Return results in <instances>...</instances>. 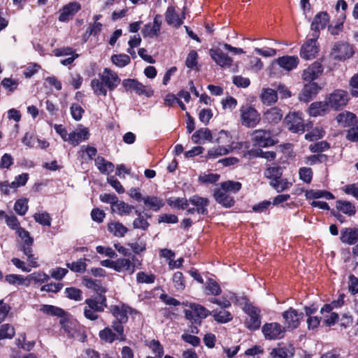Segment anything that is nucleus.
Masks as SVG:
<instances>
[{"label":"nucleus","mask_w":358,"mask_h":358,"mask_svg":"<svg viewBox=\"0 0 358 358\" xmlns=\"http://www.w3.org/2000/svg\"><path fill=\"white\" fill-rule=\"evenodd\" d=\"M5 221L6 224L12 229H15L18 236L23 241V245L21 250L27 256V260L31 263L33 267L38 266L36 259L34 258L32 254V245L34 243V238L30 236L28 231L20 227V222L16 216L5 215Z\"/></svg>","instance_id":"nucleus-1"},{"label":"nucleus","mask_w":358,"mask_h":358,"mask_svg":"<svg viewBox=\"0 0 358 358\" xmlns=\"http://www.w3.org/2000/svg\"><path fill=\"white\" fill-rule=\"evenodd\" d=\"M110 313L115 318L112 322V329L118 334L120 341H125L127 338L124 334L123 324L128 321V314H131L133 309L127 305L122 304L121 306L115 305L110 307Z\"/></svg>","instance_id":"nucleus-2"},{"label":"nucleus","mask_w":358,"mask_h":358,"mask_svg":"<svg viewBox=\"0 0 358 358\" xmlns=\"http://www.w3.org/2000/svg\"><path fill=\"white\" fill-rule=\"evenodd\" d=\"M240 113L241 124L245 127H255L260 122V114L254 107L248 103L241 107Z\"/></svg>","instance_id":"nucleus-3"},{"label":"nucleus","mask_w":358,"mask_h":358,"mask_svg":"<svg viewBox=\"0 0 358 358\" xmlns=\"http://www.w3.org/2000/svg\"><path fill=\"white\" fill-rule=\"evenodd\" d=\"M326 100L330 108L336 110L343 109L348 103L349 96L348 92L343 90H336L326 96Z\"/></svg>","instance_id":"nucleus-4"},{"label":"nucleus","mask_w":358,"mask_h":358,"mask_svg":"<svg viewBox=\"0 0 358 358\" xmlns=\"http://www.w3.org/2000/svg\"><path fill=\"white\" fill-rule=\"evenodd\" d=\"M243 310L249 317L245 321L247 328L251 331L258 329L261 325L260 310L252 304H246Z\"/></svg>","instance_id":"nucleus-5"},{"label":"nucleus","mask_w":358,"mask_h":358,"mask_svg":"<svg viewBox=\"0 0 358 358\" xmlns=\"http://www.w3.org/2000/svg\"><path fill=\"white\" fill-rule=\"evenodd\" d=\"M262 331L266 340H278L284 337L285 327L278 322L266 323Z\"/></svg>","instance_id":"nucleus-6"},{"label":"nucleus","mask_w":358,"mask_h":358,"mask_svg":"<svg viewBox=\"0 0 358 358\" xmlns=\"http://www.w3.org/2000/svg\"><path fill=\"white\" fill-rule=\"evenodd\" d=\"M252 141L255 145L262 148L272 146L276 143L272 138L271 133L269 130L256 129L252 134Z\"/></svg>","instance_id":"nucleus-7"},{"label":"nucleus","mask_w":358,"mask_h":358,"mask_svg":"<svg viewBox=\"0 0 358 358\" xmlns=\"http://www.w3.org/2000/svg\"><path fill=\"white\" fill-rule=\"evenodd\" d=\"M354 54L352 46L346 42H338L334 45L331 50L333 57L339 61L350 58Z\"/></svg>","instance_id":"nucleus-8"},{"label":"nucleus","mask_w":358,"mask_h":358,"mask_svg":"<svg viewBox=\"0 0 358 358\" xmlns=\"http://www.w3.org/2000/svg\"><path fill=\"white\" fill-rule=\"evenodd\" d=\"M301 115V113L294 112L285 116V122L289 131L294 133L304 132L305 125Z\"/></svg>","instance_id":"nucleus-9"},{"label":"nucleus","mask_w":358,"mask_h":358,"mask_svg":"<svg viewBox=\"0 0 358 358\" xmlns=\"http://www.w3.org/2000/svg\"><path fill=\"white\" fill-rule=\"evenodd\" d=\"M329 21L327 12H320L313 18L310 26L311 36L319 38L320 30L324 29Z\"/></svg>","instance_id":"nucleus-10"},{"label":"nucleus","mask_w":358,"mask_h":358,"mask_svg":"<svg viewBox=\"0 0 358 358\" xmlns=\"http://www.w3.org/2000/svg\"><path fill=\"white\" fill-rule=\"evenodd\" d=\"M122 86L127 92H134L138 95L150 96L152 94V90H146L145 86L136 79L127 78L123 80Z\"/></svg>","instance_id":"nucleus-11"},{"label":"nucleus","mask_w":358,"mask_h":358,"mask_svg":"<svg viewBox=\"0 0 358 358\" xmlns=\"http://www.w3.org/2000/svg\"><path fill=\"white\" fill-rule=\"evenodd\" d=\"M322 90V87L315 82H308L304 85L299 94L300 101L308 103L313 100Z\"/></svg>","instance_id":"nucleus-12"},{"label":"nucleus","mask_w":358,"mask_h":358,"mask_svg":"<svg viewBox=\"0 0 358 358\" xmlns=\"http://www.w3.org/2000/svg\"><path fill=\"white\" fill-rule=\"evenodd\" d=\"M81 9V5L78 1H72L64 5L59 10L58 20L61 22H67Z\"/></svg>","instance_id":"nucleus-13"},{"label":"nucleus","mask_w":358,"mask_h":358,"mask_svg":"<svg viewBox=\"0 0 358 358\" xmlns=\"http://www.w3.org/2000/svg\"><path fill=\"white\" fill-rule=\"evenodd\" d=\"M282 317L287 328L294 329L299 326L300 321L303 317V313H299L293 308H289L282 313Z\"/></svg>","instance_id":"nucleus-14"},{"label":"nucleus","mask_w":358,"mask_h":358,"mask_svg":"<svg viewBox=\"0 0 358 358\" xmlns=\"http://www.w3.org/2000/svg\"><path fill=\"white\" fill-rule=\"evenodd\" d=\"M99 77L104 86L110 91L114 90L121 82L117 74L108 68L103 69V73L99 74Z\"/></svg>","instance_id":"nucleus-15"},{"label":"nucleus","mask_w":358,"mask_h":358,"mask_svg":"<svg viewBox=\"0 0 358 358\" xmlns=\"http://www.w3.org/2000/svg\"><path fill=\"white\" fill-rule=\"evenodd\" d=\"M317 38L312 36L301 46L300 55L303 59L309 60L315 57L319 50L317 45Z\"/></svg>","instance_id":"nucleus-16"},{"label":"nucleus","mask_w":358,"mask_h":358,"mask_svg":"<svg viewBox=\"0 0 358 358\" xmlns=\"http://www.w3.org/2000/svg\"><path fill=\"white\" fill-rule=\"evenodd\" d=\"M209 55L212 59L221 67H230L233 59L220 48H210Z\"/></svg>","instance_id":"nucleus-17"},{"label":"nucleus","mask_w":358,"mask_h":358,"mask_svg":"<svg viewBox=\"0 0 358 358\" xmlns=\"http://www.w3.org/2000/svg\"><path fill=\"white\" fill-rule=\"evenodd\" d=\"M295 354V349L292 345H285L278 344L276 348L271 350L269 358H292Z\"/></svg>","instance_id":"nucleus-18"},{"label":"nucleus","mask_w":358,"mask_h":358,"mask_svg":"<svg viewBox=\"0 0 358 358\" xmlns=\"http://www.w3.org/2000/svg\"><path fill=\"white\" fill-rule=\"evenodd\" d=\"M323 71L322 64L319 62H315L303 71L302 78L305 81L313 82L314 80L322 75Z\"/></svg>","instance_id":"nucleus-19"},{"label":"nucleus","mask_w":358,"mask_h":358,"mask_svg":"<svg viewBox=\"0 0 358 358\" xmlns=\"http://www.w3.org/2000/svg\"><path fill=\"white\" fill-rule=\"evenodd\" d=\"M136 260L135 256H132L131 260L126 258H119L115 260V271L117 272H127L128 274L131 275L135 271V263Z\"/></svg>","instance_id":"nucleus-20"},{"label":"nucleus","mask_w":358,"mask_h":358,"mask_svg":"<svg viewBox=\"0 0 358 358\" xmlns=\"http://www.w3.org/2000/svg\"><path fill=\"white\" fill-rule=\"evenodd\" d=\"M191 203L196 210V213L202 215H206L208 213V206L209 200L207 198L201 197L199 195H193L189 198V204Z\"/></svg>","instance_id":"nucleus-21"},{"label":"nucleus","mask_w":358,"mask_h":358,"mask_svg":"<svg viewBox=\"0 0 358 358\" xmlns=\"http://www.w3.org/2000/svg\"><path fill=\"white\" fill-rule=\"evenodd\" d=\"M213 197L217 203L224 208H231L235 203L234 198L231 196L227 191H224L220 188L215 189Z\"/></svg>","instance_id":"nucleus-22"},{"label":"nucleus","mask_w":358,"mask_h":358,"mask_svg":"<svg viewBox=\"0 0 358 358\" xmlns=\"http://www.w3.org/2000/svg\"><path fill=\"white\" fill-rule=\"evenodd\" d=\"M85 302L89 308L99 313L103 312L107 306L106 296L102 294H98L92 299H87Z\"/></svg>","instance_id":"nucleus-23"},{"label":"nucleus","mask_w":358,"mask_h":358,"mask_svg":"<svg viewBox=\"0 0 358 358\" xmlns=\"http://www.w3.org/2000/svg\"><path fill=\"white\" fill-rule=\"evenodd\" d=\"M329 108L326 99L324 101H315L310 105L308 113L313 117L322 116L329 111Z\"/></svg>","instance_id":"nucleus-24"},{"label":"nucleus","mask_w":358,"mask_h":358,"mask_svg":"<svg viewBox=\"0 0 358 358\" xmlns=\"http://www.w3.org/2000/svg\"><path fill=\"white\" fill-rule=\"evenodd\" d=\"M165 20L169 25L173 26L176 28L180 27L183 24L182 19L180 18L175 7L173 6H168L165 13Z\"/></svg>","instance_id":"nucleus-25"},{"label":"nucleus","mask_w":358,"mask_h":358,"mask_svg":"<svg viewBox=\"0 0 358 358\" xmlns=\"http://www.w3.org/2000/svg\"><path fill=\"white\" fill-rule=\"evenodd\" d=\"M244 157H248L249 159L262 157L269 161L273 160L276 157V153L273 151H263L261 148L251 149L244 152Z\"/></svg>","instance_id":"nucleus-26"},{"label":"nucleus","mask_w":358,"mask_h":358,"mask_svg":"<svg viewBox=\"0 0 358 358\" xmlns=\"http://www.w3.org/2000/svg\"><path fill=\"white\" fill-rule=\"evenodd\" d=\"M90 137V133L87 128H83L79 131H74L68 136V141L73 146L78 145L82 141L87 140Z\"/></svg>","instance_id":"nucleus-27"},{"label":"nucleus","mask_w":358,"mask_h":358,"mask_svg":"<svg viewBox=\"0 0 358 358\" xmlns=\"http://www.w3.org/2000/svg\"><path fill=\"white\" fill-rule=\"evenodd\" d=\"M277 63L281 68L291 71L296 68L299 58L296 56H282L277 59Z\"/></svg>","instance_id":"nucleus-28"},{"label":"nucleus","mask_w":358,"mask_h":358,"mask_svg":"<svg viewBox=\"0 0 358 358\" xmlns=\"http://www.w3.org/2000/svg\"><path fill=\"white\" fill-rule=\"evenodd\" d=\"M143 202L149 209L155 212L159 211L164 206L163 199L155 196H145Z\"/></svg>","instance_id":"nucleus-29"},{"label":"nucleus","mask_w":358,"mask_h":358,"mask_svg":"<svg viewBox=\"0 0 358 358\" xmlns=\"http://www.w3.org/2000/svg\"><path fill=\"white\" fill-rule=\"evenodd\" d=\"M201 139L213 141V136L210 130L208 128H201L196 130L192 136V140L194 143H201Z\"/></svg>","instance_id":"nucleus-30"},{"label":"nucleus","mask_w":358,"mask_h":358,"mask_svg":"<svg viewBox=\"0 0 358 358\" xmlns=\"http://www.w3.org/2000/svg\"><path fill=\"white\" fill-rule=\"evenodd\" d=\"M260 97L264 104L271 106L278 101V92L271 88L263 89Z\"/></svg>","instance_id":"nucleus-31"},{"label":"nucleus","mask_w":358,"mask_h":358,"mask_svg":"<svg viewBox=\"0 0 358 358\" xmlns=\"http://www.w3.org/2000/svg\"><path fill=\"white\" fill-rule=\"evenodd\" d=\"M204 293L208 296H219L222 293L220 285L213 278H208L205 284Z\"/></svg>","instance_id":"nucleus-32"},{"label":"nucleus","mask_w":358,"mask_h":358,"mask_svg":"<svg viewBox=\"0 0 358 358\" xmlns=\"http://www.w3.org/2000/svg\"><path fill=\"white\" fill-rule=\"evenodd\" d=\"M336 208L338 211L348 216H352L356 213L355 205L348 201L338 200L336 202Z\"/></svg>","instance_id":"nucleus-33"},{"label":"nucleus","mask_w":358,"mask_h":358,"mask_svg":"<svg viewBox=\"0 0 358 358\" xmlns=\"http://www.w3.org/2000/svg\"><path fill=\"white\" fill-rule=\"evenodd\" d=\"M95 165L99 171L104 174H109L114 170V165L112 162L106 161L104 157L98 156L95 159Z\"/></svg>","instance_id":"nucleus-34"},{"label":"nucleus","mask_w":358,"mask_h":358,"mask_svg":"<svg viewBox=\"0 0 358 358\" xmlns=\"http://www.w3.org/2000/svg\"><path fill=\"white\" fill-rule=\"evenodd\" d=\"M211 315L217 323L225 324L233 320L231 313L225 310H214L211 312Z\"/></svg>","instance_id":"nucleus-35"},{"label":"nucleus","mask_w":358,"mask_h":358,"mask_svg":"<svg viewBox=\"0 0 358 358\" xmlns=\"http://www.w3.org/2000/svg\"><path fill=\"white\" fill-rule=\"evenodd\" d=\"M40 310L48 315L57 316L59 317H64L66 315L64 309L52 305L43 304L41 306Z\"/></svg>","instance_id":"nucleus-36"},{"label":"nucleus","mask_w":358,"mask_h":358,"mask_svg":"<svg viewBox=\"0 0 358 358\" xmlns=\"http://www.w3.org/2000/svg\"><path fill=\"white\" fill-rule=\"evenodd\" d=\"M108 230L117 237H123L128 231V229L120 222L109 223Z\"/></svg>","instance_id":"nucleus-37"},{"label":"nucleus","mask_w":358,"mask_h":358,"mask_svg":"<svg viewBox=\"0 0 358 358\" xmlns=\"http://www.w3.org/2000/svg\"><path fill=\"white\" fill-rule=\"evenodd\" d=\"M99 336L101 341L108 343H112L115 340L120 341V339L119 338L120 336L118 334H115L112 329L109 327H106L101 330L99 333Z\"/></svg>","instance_id":"nucleus-38"},{"label":"nucleus","mask_w":358,"mask_h":358,"mask_svg":"<svg viewBox=\"0 0 358 358\" xmlns=\"http://www.w3.org/2000/svg\"><path fill=\"white\" fill-rule=\"evenodd\" d=\"M356 115L350 112H345L340 113L336 120L338 123L342 124L344 127L352 125L356 122Z\"/></svg>","instance_id":"nucleus-39"},{"label":"nucleus","mask_w":358,"mask_h":358,"mask_svg":"<svg viewBox=\"0 0 358 358\" xmlns=\"http://www.w3.org/2000/svg\"><path fill=\"white\" fill-rule=\"evenodd\" d=\"M283 116L282 110L276 107L271 108L268 110L265 113V117L269 122L278 123L279 122Z\"/></svg>","instance_id":"nucleus-40"},{"label":"nucleus","mask_w":358,"mask_h":358,"mask_svg":"<svg viewBox=\"0 0 358 358\" xmlns=\"http://www.w3.org/2000/svg\"><path fill=\"white\" fill-rule=\"evenodd\" d=\"M189 306L191 308L190 310H192L193 313L201 319H204L208 316L211 315V312L200 304L190 303Z\"/></svg>","instance_id":"nucleus-41"},{"label":"nucleus","mask_w":358,"mask_h":358,"mask_svg":"<svg viewBox=\"0 0 358 358\" xmlns=\"http://www.w3.org/2000/svg\"><path fill=\"white\" fill-rule=\"evenodd\" d=\"M134 209V206L129 205L122 201H119L115 205V211L117 212L118 215H128L131 213L132 210Z\"/></svg>","instance_id":"nucleus-42"},{"label":"nucleus","mask_w":358,"mask_h":358,"mask_svg":"<svg viewBox=\"0 0 358 358\" xmlns=\"http://www.w3.org/2000/svg\"><path fill=\"white\" fill-rule=\"evenodd\" d=\"M112 62L117 67L122 68L131 62L130 57L126 54L113 55L111 57Z\"/></svg>","instance_id":"nucleus-43"},{"label":"nucleus","mask_w":358,"mask_h":358,"mask_svg":"<svg viewBox=\"0 0 358 358\" xmlns=\"http://www.w3.org/2000/svg\"><path fill=\"white\" fill-rule=\"evenodd\" d=\"M15 334L14 327L10 324H3L0 326V340L10 339Z\"/></svg>","instance_id":"nucleus-44"},{"label":"nucleus","mask_w":358,"mask_h":358,"mask_svg":"<svg viewBox=\"0 0 358 358\" xmlns=\"http://www.w3.org/2000/svg\"><path fill=\"white\" fill-rule=\"evenodd\" d=\"M231 150L226 148L223 146H218L213 148L208 151L206 155V159H216L220 156L225 155L229 153Z\"/></svg>","instance_id":"nucleus-45"},{"label":"nucleus","mask_w":358,"mask_h":358,"mask_svg":"<svg viewBox=\"0 0 358 358\" xmlns=\"http://www.w3.org/2000/svg\"><path fill=\"white\" fill-rule=\"evenodd\" d=\"M84 280L87 288L100 293H104L106 292V289L103 287L101 280L92 278H85Z\"/></svg>","instance_id":"nucleus-46"},{"label":"nucleus","mask_w":358,"mask_h":358,"mask_svg":"<svg viewBox=\"0 0 358 358\" xmlns=\"http://www.w3.org/2000/svg\"><path fill=\"white\" fill-rule=\"evenodd\" d=\"M242 185L239 182L232 180H227L220 184V189L224 191L232 192L234 193L238 192L241 189Z\"/></svg>","instance_id":"nucleus-47"},{"label":"nucleus","mask_w":358,"mask_h":358,"mask_svg":"<svg viewBox=\"0 0 358 358\" xmlns=\"http://www.w3.org/2000/svg\"><path fill=\"white\" fill-rule=\"evenodd\" d=\"M28 199L26 198L17 199L14 205V210L19 215H24L28 210Z\"/></svg>","instance_id":"nucleus-48"},{"label":"nucleus","mask_w":358,"mask_h":358,"mask_svg":"<svg viewBox=\"0 0 358 358\" xmlns=\"http://www.w3.org/2000/svg\"><path fill=\"white\" fill-rule=\"evenodd\" d=\"M91 87L94 91V92L98 96H106L107 95V90L104 87L103 83L102 80H99L98 79H93L91 81Z\"/></svg>","instance_id":"nucleus-49"},{"label":"nucleus","mask_w":358,"mask_h":358,"mask_svg":"<svg viewBox=\"0 0 358 358\" xmlns=\"http://www.w3.org/2000/svg\"><path fill=\"white\" fill-rule=\"evenodd\" d=\"M34 220L43 226L50 227L51 225L52 218L47 212L36 213L34 215Z\"/></svg>","instance_id":"nucleus-50"},{"label":"nucleus","mask_w":358,"mask_h":358,"mask_svg":"<svg viewBox=\"0 0 358 358\" xmlns=\"http://www.w3.org/2000/svg\"><path fill=\"white\" fill-rule=\"evenodd\" d=\"M167 203L171 207L184 210L189 206V199L180 197H177L173 200L169 199Z\"/></svg>","instance_id":"nucleus-51"},{"label":"nucleus","mask_w":358,"mask_h":358,"mask_svg":"<svg viewBox=\"0 0 358 358\" xmlns=\"http://www.w3.org/2000/svg\"><path fill=\"white\" fill-rule=\"evenodd\" d=\"M173 283L174 285V287L178 290V291H182L185 288V278L183 276V274L180 272L177 271L174 273L173 278H172Z\"/></svg>","instance_id":"nucleus-52"},{"label":"nucleus","mask_w":358,"mask_h":358,"mask_svg":"<svg viewBox=\"0 0 358 358\" xmlns=\"http://www.w3.org/2000/svg\"><path fill=\"white\" fill-rule=\"evenodd\" d=\"M66 296L70 299L75 300L76 301H81L83 299L82 291L76 287H67L65 289Z\"/></svg>","instance_id":"nucleus-53"},{"label":"nucleus","mask_w":358,"mask_h":358,"mask_svg":"<svg viewBox=\"0 0 358 358\" xmlns=\"http://www.w3.org/2000/svg\"><path fill=\"white\" fill-rule=\"evenodd\" d=\"M282 172L280 166L268 167L264 172V176L268 179L280 178L282 177Z\"/></svg>","instance_id":"nucleus-54"},{"label":"nucleus","mask_w":358,"mask_h":358,"mask_svg":"<svg viewBox=\"0 0 358 358\" xmlns=\"http://www.w3.org/2000/svg\"><path fill=\"white\" fill-rule=\"evenodd\" d=\"M329 148L330 145L327 141H322L313 144H310L309 146V150L312 152L321 154L320 152L328 150Z\"/></svg>","instance_id":"nucleus-55"},{"label":"nucleus","mask_w":358,"mask_h":358,"mask_svg":"<svg viewBox=\"0 0 358 358\" xmlns=\"http://www.w3.org/2000/svg\"><path fill=\"white\" fill-rule=\"evenodd\" d=\"M66 266L75 273H83L86 270V264L83 259H80L77 262L66 263Z\"/></svg>","instance_id":"nucleus-56"},{"label":"nucleus","mask_w":358,"mask_h":358,"mask_svg":"<svg viewBox=\"0 0 358 358\" xmlns=\"http://www.w3.org/2000/svg\"><path fill=\"white\" fill-rule=\"evenodd\" d=\"M299 178L306 183H310L313 178V171L309 167H301L299 171Z\"/></svg>","instance_id":"nucleus-57"},{"label":"nucleus","mask_w":358,"mask_h":358,"mask_svg":"<svg viewBox=\"0 0 358 358\" xmlns=\"http://www.w3.org/2000/svg\"><path fill=\"white\" fill-rule=\"evenodd\" d=\"M27 279H29L30 281H33L34 282L43 283L48 282L50 279V277L45 273L34 272L29 275Z\"/></svg>","instance_id":"nucleus-58"},{"label":"nucleus","mask_w":358,"mask_h":358,"mask_svg":"<svg viewBox=\"0 0 358 358\" xmlns=\"http://www.w3.org/2000/svg\"><path fill=\"white\" fill-rule=\"evenodd\" d=\"M307 162L310 165H315L318 163H326L328 161V156L324 154H316L308 156L307 158Z\"/></svg>","instance_id":"nucleus-59"},{"label":"nucleus","mask_w":358,"mask_h":358,"mask_svg":"<svg viewBox=\"0 0 358 358\" xmlns=\"http://www.w3.org/2000/svg\"><path fill=\"white\" fill-rule=\"evenodd\" d=\"M155 280V275L154 274H147L145 272L141 271L136 274V281L138 283L151 284Z\"/></svg>","instance_id":"nucleus-60"},{"label":"nucleus","mask_w":358,"mask_h":358,"mask_svg":"<svg viewBox=\"0 0 358 358\" xmlns=\"http://www.w3.org/2000/svg\"><path fill=\"white\" fill-rule=\"evenodd\" d=\"M100 200L106 203L111 205L112 211H115V205L118 201V198L115 194H107L100 195Z\"/></svg>","instance_id":"nucleus-61"},{"label":"nucleus","mask_w":358,"mask_h":358,"mask_svg":"<svg viewBox=\"0 0 358 358\" xmlns=\"http://www.w3.org/2000/svg\"><path fill=\"white\" fill-rule=\"evenodd\" d=\"M198 54L195 50H191L185 60V65L189 69H194L198 64Z\"/></svg>","instance_id":"nucleus-62"},{"label":"nucleus","mask_w":358,"mask_h":358,"mask_svg":"<svg viewBox=\"0 0 358 358\" xmlns=\"http://www.w3.org/2000/svg\"><path fill=\"white\" fill-rule=\"evenodd\" d=\"M70 110L71 116L75 120L79 121L82 119L85 110L79 104L73 103Z\"/></svg>","instance_id":"nucleus-63"},{"label":"nucleus","mask_w":358,"mask_h":358,"mask_svg":"<svg viewBox=\"0 0 358 358\" xmlns=\"http://www.w3.org/2000/svg\"><path fill=\"white\" fill-rule=\"evenodd\" d=\"M150 348L157 358H162L164 355V348L159 341L153 339L150 341Z\"/></svg>","instance_id":"nucleus-64"}]
</instances>
